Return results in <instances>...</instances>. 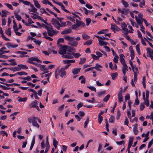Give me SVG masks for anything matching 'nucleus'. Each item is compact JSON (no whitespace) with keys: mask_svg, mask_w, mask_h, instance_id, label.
<instances>
[{"mask_svg":"<svg viewBox=\"0 0 153 153\" xmlns=\"http://www.w3.org/2000/svg\"><path fill=\"white\" fill-rule=\"evenodd\" d=\"M86 58L84 57L83 58H80V61L79 62V64H83L86 61Z\"/></svg>","mask_w":153,"mask_h":153,"instance_id":"38","label":"nucleus"},{"mask_svg":"<svg viewBox=\"0 0 153 153\" xmlns=\"http://www.w3.org/2000/svg\"><path fill=\"white\" fill-rule=\"evenodd\" d=\"M13 28L14 31H18L19 28L17 27V25L16 24L15 20H13Z\"/></svg>","mask_w":153,"mask_h":153,"instance_id":"22","label":"nucleus"},{"mask_svg":"<svg viewBox=\"0 0 153 153\" xmlns=\"http://www.w3.org/2000/svg\"><path fill=\"white\" fill-rule=\"evenodd\" d=\"M123 67L122 68V70H126V71H128V68L127 65H126V62L124 63L123 65Z\"/></svg>","mask_w":153,"mask_h":153,"instance_id":"37","label":"nucleus"},{"mask_svg":"<svg viewBox=\"0 0 153 153\" xmlns=\"http://www.w3.org/2000/svg\"><path fill=\"white\" fill-rule=\"evenodd\" d=\"M18 68L19 69V71L22 69H28V67L26 65L19 64L18 65Z\"/></svg>","mask_w":153,"mask_h":153,"instance_id":"14","label":"nucleus"},{"mask_svg":"<svg viewBox=\"0 0 153 153\" xmlns=\"http://www.w3.org/2000/svg\"><path fill=\"white\" fill-rule=\"evenodd\" d=\"M120 111L119 110H118L117 111L116 116V119H117V120H118L119 119L120 116Z\"/></svg>","mask_w":153,"mask_h":153,"instance_id":"44","label":"nucleus"},{"mask_svg":"<svg viewBox=\"0 0 153 153\" xmlns=\"http://www.w3.org/2000/svg\"><path fill=\"white\" fill-rule=\"evenodd\" d=\"M48 35L50 36H53L54 34H56V31L53 29L52 26H51L47 30Z\"/></svg>","mask_w":153,"mask_h":153,"instance_id":"7","label":"nucleus"},{"mask_svg":"<svg viewBox=\"0 0 153 153\" xmlns=\"http://www.w3.org/2000/svg\"><path fill=\"white\" fill-rule=\"evenodd\" d=\"M38 102L36 100H35L32 102L29 105V107L30 108H35L37 105H38Z\"/></svg>","mask_w":153,"mask_h":153,"instance_id":"10","label":"nucleus"},{"mask_svg":"<svg viewBox=\"0 0 153 153\" xmlns=\"http://www.w3.org/2000/svg\"><path fill=\"white\" fill-rule=\"evenodd\" d=\"M8 61L9 62H11V63L9 64V65H10L14 66L17 65L16 62L15 61V59H9Z\"/></svg>","mask_w":153,"mask_h":153,"instance_id":"17","label":"nucleus"},{"mask_svg":"<svg viewBox=\"0 0 153 153\" xmlns=\"http://www.w3.org/2000/svg\"><path fill=\"white\" fill-rule=\"evenodd\" d=\"M111 29L115 33V31H119L120 30V28L118 27L115 24H111Z\"/></svg>","mask_w":153,"mask_h":153,"instance_id":"8","label":"nucleus"},{"mask_svg":"<svg viewBox=\"0 0 153 153\" xmlns=\"http://www.w3.org/2000/svg\"><path fill=\"white\" fill-rule=\"evenodd\" d=\"M14 15L16 19L18 21H20L22 19V18L20 16L18 15V13L17 12H15L14 13Z\"/></svg>","mask_w":153,"mask_h":153,"instance_id":"26","label":"nucleus"},{"mask_svg":"<svg viewBox=\"0 0 153 153\" xmlns=\"http://www.w3.org/2000/svg\"><path fill=\"white\" fill-rule=\"evenodd\" d=\"M59 5L61 7V8L64 11H65L67 13H70V12L69 11H68V10H66L65 9V6L63 5V4H62V3H59Z\"/></svg>","mask_w":153,"mask_h":153,"instance_id":"19","label":"nucleus"},{"mask_svg":"<svg viewBox=\"0 0 153 153\" xmlns=\"http://www.w3.org/2000/svg\"><path fill=\"white\" fill-rule=\"evenodd\" d=\"M143 81H142V84L143 87L144 88H146V85L145 84L146 82V77L145 76H143Z\"/></svg>","mask_w":153,"mask_h":153,"instance_id":"39","label":"nucleus"},{"mask_svg":"<svg viewBox=\"0 0 153 153\" xmlns=\"http://www.w3.org/2000/svg\"><path fill=\"white\" fill-rule=\"evenodd\" d=\"M115 118L114 116H111L110 118L109 119V122L110 123H113L115 120Z\"/></svg>","mask_w":153,"mask_h":153,"instance_id":"34","label":"nucleus"},{"mask_svg":"<svg viewBox=\"0 0 153 153\" xmlns=\"http://www.w3.org/2000/svg\"><path fill=\"white\" fill-rule=\"evenodd\" d=\"M86 25L87 26H88L90 23L91 22V19L90 18H87L86 19Z\"/></svg>","mask_w":153,"mask_h":153,"instance_id":"46","label":"nucleus"},{"mask_svg":"<svg viewBox=\"0 0 153 153\" xmlns=\"http://www.w3.org/2000/svg\"><path fill=\"white\" fill-rule=\"evenodd\" d=\"M33 1L35 6L38 8H40L41 6L40 4L36 0H33Z\"/></svg>","mask_w":153,"mask_h":153,"instance_id":"27","label":"nucleus"},{"mask_svg":"<svg viewBox=\"0 0 153 153\" xmlns=\"http://www.w3.org/2000/svg\"><path fill=\"white\" fill-rule=\"evenodd\" d=\"M76 25H77L79 27L80 26V24H81V21L78 20L77 19H76Z\"/></svg>","mask_w":153,"mask_h":153,"instance_id":"62","label":"nucleus"},{"mask_svg":"<svg viewBox=\"0 0 153 153\" xmlns=\"http://www.w3.org/2000/svg\"><path fill=\"white\" fill-rule=\"evenodd\" d=\"M66 74V72L64 70L63 68H61L60 70H56L55 73V77L56 78H58V76H59L61 77H63Z\"/></svg>","mask_w":153,"mask_h":153,"instance_id":"4","label":"nucleus"},{"mask_svg":"<svg viewBox=\"0 0 153 153\" xmlns=\"http://www.w3.org/2000/svg\"><path fill=\"white\" fill-rule=\"evenodd\" d=\"M81 69L80 68H74L72 71V73L74 75L78 74L80 71Z\"/></svg>","mask_w":153,"mask_h":153,"instance_id":"16","label":"nucleus"},{"mask_svg":"<svg viewBox=\"0 0 153 153\" xmlns=\"http://www.w3.org/2000/svg\"><path fill=\"white\" fill-rule=\"evenodd\" d=\"M136 49L137 52L139 55L140 54V50L139 48V44H137L136 46Z\"/></svg>","mask_w":153,"mask_h":153,"instance_id":"41","label":"nucleus"},{"mask_svg":"<svg viewBox=\"0 0 153 153\" xmlns=\"http://www.w3.org/2000/svg\"><path fill=\"white\" fill-rule=\"evenodd\" d=\"M110 97V95L109 94L107 95L103 99V101L104 102H106L109 100Z\"/></svg>","mask_w":153,"mask_h":153,"instance_id":"40","label":"nucleus"},{"mask_svg":"<svg viewBox=\"0 0 153 153\" xmlns=\"http://www.w3.org/2000/svg\"><path fill=\"white\" fill-rule=\"evenodd\" d=\"M64 63L67 64H68L67 65L65 66L64 68H63L64 69V70H65L67 69L71 65V63H75V61L74 59L72 60H65L63 61Z\"/></svg>","mask_w":153,"mask_h":153,"instance_id":"6","label":"nucleus"},{"mask_svg":"<svg viewBox=\"0 0 153 153\" xmlns=\"http://www.w3.org/2000/svg\"><path fill=\"white\" fill-rule=\"evenodd\" d=\"M145 5V1L144 0H143L140 3V7H142L143 6H144Z\"/></svg>","mask_w":153,"mask_h":153,"instance_id":"56","label":"nucleus"},{"mask_svg":"<svg viewBox=\"0 0 153 153\" xmlns=\"http://www.w3.org/2000/svg\"><path fill=\"white\" fill-rule=\"evenodd\" d=\"M64 37L65 40L71 42L74 41L75 39V38L73 37H71L69 36H64Z\"/></svg>","mask_w":153,"mask_h":153,"instance_id":"12","label":"nucleus"},{"mask_svg":"<svg viewBox=\"0 0 153 153\" xmlns=\"http://www.w3.org/2000/svg\"><path fill=\"white\" fill-rule=\"evenodd\" d=\"M82 36L83 38L85 40H87L89 39L90 37L89 36L87 35L86 34L84 33L82 34Z\"/></svg>","mask_w":153,"mask_h":153,"instance_id":"35","label":"nucleus"},{"mask_svg":"<svg viewBox=\"0 0 153 153\" xmlns=\"http://www.w3.org/2000/svg\"><path fill=\"white\" fill-rule=\"evenodd\" d=\"M73 41V42H69L68 44L71 46L76 47L78 45V42L76 41Z\"/></svg>","mask_w":153,"mask_h":153,"instance_id":"18","label":"nucleus"},{"mask_svg":"<svg viewBox=\"0 0 153 153\" xmlns=\"http://www.w3.org/2000/svg\"><path fill=\"white\" fill-rule=\"evenodd\" d=\"M93 40L91 39L86 41V42L83 43L84 45H89L91 44Z\"/></svg>","mask_w":153,"mask_h":153,"instance_id":"30","label":"nucleus"},{"mask_svg":"<svg viewBox=\"0 0 153 153\" xmlns=\"http://www.w3.org/2000/svg\"><path fill=\"white\" fill-rule=\"evenodd\" d=\"M5 33L8 36H10L11 34V28H8L6 30Z\"/></svg>","mask_w":153,"mask_h":153,"instance_id":"33","label":"nucleus"},{"mask_svg":"<svg viewBox=\"0 0 153 153\" xmlns=\"http://www.w3.org/2000/svg\"><path fill=\"white\" fill-rule=\"evenodd\" d=\"M83 103L82 102H79L77 105L76 107L78 110H79L80 108L82 106H83Z\"/></svg>","mask_w":153,"mask_h":153,"instance_id":"45","label":"nucleus"},{"mask_svg":"<svg viewBox=\"0 0 153 153\" xmlns=\"http://www.w3.org/2000/svg\"><path fill=\"white\" fill-rule=\"evenodd\" d=\"M8 69L10 70V71H19V69L18 68V67H13L11 68H8Z\"/></svg>","mask_w":153,"mask_h":153,"instance_id":"29","label":"nucleus"},{"mask_svg":"<svg viewBox=\"0 0 153 153\" xmlns=\"http://www.w3.org/2000/svg\"><path fill=\"white\" fill-rule=\"evenodd\" d=\"M6 45H7V47L9 48H15L18 47V46L17 45H13L12 44V43L10 42L7 43L6 44Z\"/></svg>","mask_w":153,"mask_h":153,"instance_id":"15","label":"nucleus"},{"mask_svg":"<svg viewBox=\"0 0 153 153\" xmlns=\"http://www.w3.org/2000/svg\"><path fill=\"white\" fill-rule=\"evenodd\" d=\"M79 26H78L77 25L75 24L71 26V28L73 29H76L78 28Z\"/></svg>","mask_w":153,"mask_h":153,"instance_id":"64","label":"nucleus"},{"mask_svg":"<svg viewBox=\"0 0 153 153\" xmlns=\"http://www.w3.org/2000/svg\"><path fill=\"white\" fill-rule=\"evenodd\" d=\"M58 144V143L55 138L53 139V145L54 148L56 149L57 147V145Z\"/></svg>","mask_w":153,"mask_h":153,"instance_id":"32","label":"nucleus"},{"mask_svg":"<svg viewBox=\"0 0 153 153\" xmlns=\"http://www.w3.org/2000/svg\"><path fill=\"white\" fill-rule=\"evenodd\" d=\"M103 119V118L102 116H98V123L99 124H101L102 121Z\"/></svg>","mask_w":153,"mask_h":153,"instance_id":"48","label":"nucleus"},{"mask_svg":"<svg viewBox=\"0 0 153 153\" xmlns=\"http://www.w3.org/2000/svg\"><path fill=\"white\" fill-rule=\"evenodd\" d=\"M127 25L125 23H123L122 24L121 27L122 30L126 28Z\"/></svg>","mask_w":153,"mask_h":153,"instance_id":"58","label":"nucleus"},{"mask_svg":"<svg viewBox=\"0 0 153 153\" xmlns=\"http://www.w3.org/2000/svg\"><path fill=\"white\" fill-rule=\"evenodd\" d=\"M71 29L70 28L65 29L61 32V34L62 35L69 34L71 33Z\"/></svg>","mask_w":153,"mask_h":153,"instance_id":"11","label":"nucleus"},{"mask_svg":"<svg viewBox=\"0 0 153 153\" xmlns=\"http://www.w3.org/2000/svg\"><path fill=\"white\" fill-rule=\"evenodd\" d=\"M64 42V39L62 38H60L57 40V44H59V43H63Z\"/></svg>","mask_w":153,"mask_h":153,"instance_id":"49","label":"nucleus"},{"mask_svg":"<svg viewBox=\"0 0 153 153\" xmlns=\"http://www.w3.org/2000/svg\"><path fill=\"white\" fill-rule=\"evenodd\" d=\"M134 81L135 82H137V75L136 73L134 72Z\"/></svg>","mask_w":153,"mask_h":153,"instance_id":"55","label":"nucleus"},{"mask_svg":"<svg viewBox=\"0 0 153 153\" xmlns=\"http://www.w3.org/2000/svg\"><path fill=\"white\" fill-rule=\"evenodd\" d=\"M91 55L92 57L94 60H97L99 59L98 56H96L93 54H92Z\"/></svg>","mask_w":153,"mask_h":153,"instance_id":"61","label":"nucleus"},{"mask_svg":"<svg viewBox=\"0 0 153 153\" xmlns=\"http://www.w3.org/2000/svg\"><path fill=\"white\" fill-rule=\"evenodd\" d=\"M153 144V139H152L148 143V148H150L152 145Z\"/></svg>","mask_w":153,"mask_h":153,"instance_id":"60","label":"nucleus"},{"mask_svg":"<svg viewBox=\"0 0 153 153\" xmlns=\"http://www.w3.org/2000/svg\"><path fill=\"white\" fill-rule=\"evenodd\" d=\"M68 46L67 45H64L59 48V54L62 55V57L63 58V56L65 55L67 53H66V50L68 48Z\"/></svg>","mask_w":153,"mask_h":153,"instance_id":"5","label":"nucleus"},{"mask_svg":"<svg viewBox=\"0 0 153 153\" xmlns=\"http://www.w3.org/2000/svg\"><path fill=\"white\" fill-rule=\"evenodd\" d=\"M51 22L54 27L58 30L60 29V27H65L66 25V23L65 22L60 21L61 23L60 24L58 21L54 18H53L52 19Z\"/></svg>","mask_w":153,"mask_h":153,"instance_id":"1","label":"nucleus"},{"mask_svg":"<svg viewBox=\"0 0 153 153\" xmlns=\"http://www.w3.org/2000/svg\"><path fill=\"white\" fill-rule=\"evenodd\" d=\"M123 93L121 91H120L117 94L118 98L119 97H123Z\"/></svg>","mask_w":153,"mask_h":153,"instance_id":"59","label":"nucleus"},{"mask_svg":"<svg viewBox=\"0 0 153 153\" xmlns=\"http://www.w3.org/2000/svg\"><path fill=\"white\" fill-rule=\"evenodd\" d=\"M121 2L124 7L126 8L128 7L129 5L124 0H121Z\"/></svg>","mask_w":153,"mask_h":153,"instance_id":"28","label":"nucleus"},{"mask_svg":"<svg viewBox=\"0 0 153 153\" xmlns=\"http://www.w3.org/2000/svg\"><path fill=\"white\" fill-rule=\"evenodd\" d=\"M33 61H36L37 62L39 63L42 62V61L39 60L37 57H31L29 58L28 59V60H27V62L29 63L32 64H33L34 65L36 66L37 67H39V66L40 65V64L35 63L33 62Z\"/></svg>","mask_w":153,"mask_h":153,"instance_id":"3","label":"nucleus"},{"mask_svg":"<svg viewBox=\"0 0 153 153\" xmlns=\"http://www.w3.org/2000/svg\"><path fill=\"white\" fill-rule=\"evenodd\" d=\"M17 74L19 75L20 76H22L23 75H27V74L24 71H21L17 72Z\"/></svg>","mask_w":153,"mask_h":153,"instance_id":"42","label":"nucleus"},{"mask_svg":"<svg viewBox=\"0 0 153 153\" xmlns=\"http://www.w3.org/2000/svg\"><path fill=\"white\" fill-rule=\"evenodd\" d=\"M36 117L33 116L32 118L31 117L28 118V121L30 123H33L34 122H37L36 120H37L36 119Z\"/></svg>","mask_w":153,"mask_h":153,"instance_id":"13","label":"nucleus"},{"mask_svg":"<svg viewBox=\"0 0 153 153\" xmlns=\"http://www.w3.org/2000/svg\"><path fill=\"white\" fill-rule=\"evenodd\" d=\"M20 78L22 79L27 80L28 81H29L31 80V77L30 76H27V77H24V78L21 77V78Z\"/></svg>","mask_w":153,"mask_h":153,"instance_id":"47","label":"nucleus"},{"mask_svg":"<svg viewBox=\"0 0 153 153\" xmlns=\"http://www.w3.org/2000/svg\"><path fill=\"white\" fill-rule=\"evenodd\" d=\"M145 108L144 104L143 103H141L140 106V110L141 111H142Z\"/></svg>","mask_w":153,"mask_h":153,"instance_id":"50","label":"nucleus"},{"mask_svg":"<svg viewBox=\"0 0 153 153\" xmlns=\"http://www.w3.org/2000/svg\"><path fill=\"white\" fill-rule=\"evenodd\" d=\"M32 124L33 126H35L38 128L39 127V126L37 123V122H34L33 123H32Z\"/></svg>","mask_w":153,"mask_h":153,"instance_id":"63","label":"nucleus"},{"mask_svg":"<svg viewBox=\"0 0 153 153\" xmlns=\"http://www.w3.org/2000/svg\"><path fill=\"white\" fill-rule=\"evenodd\" d=\"M98 41H99V44L100 46H103L104 45H106L108 44V43L107 42H105L102 40H100L98 39Z\"/></svg>","mask_w":153,"mask_h":153,"instance_id":"21","label":"nucleus"},{"mask_svg":"<svg viewBox=\"0 0 153 153\" xmlns=\"http://www.w3.org/2000/svg\"><path fill=\"white\" fill-rule=\"evenodd\" d=\"M74 56L76 58H78L81 56V54L79 53H72V52H70V53H67V54L63 56L64 58L66 59H73L74 58Z\"/></svg>","mask_w":153,"mask_h":153,"instance_id":"2","label":"nucleus"},{"mask_svg":"<svg viewBox=\"0 0 153 153\" xmlns=\"http://www.w3.org/2000/svg\"><path fill=\"white\" fill-rule=\"evenodd\" d=\"M17 53H19L22 55L20 56V57H24V56L23 55L25 54H27V52L25 51H18L16 52Z\"/></svg>","mask_w":153,"mask_h":153,"instance_id":"25","label":"nucleus"},{"mask_svg":"<svg viewBox=\"0 0 153 153\" xmlns=\"http://www.w3.org/2000/svg\"><path fill=\"white\" fill-rule=\"evenodd\" d=\"M89 121V118L88 117L87 118L86 120V121H85V122L84 126L85 128H86L87 127V125Z\"/></svg>","mask_w":153,"mask_h":153,"instance_id":"43","label":"nucleus"},{"mask_svg":"<svg viewBox=\"0 0 153 153\" xmlns=\"http://www.w3.org/2000/svg\"><path fill=\"white\" fill-rule=\"evenodd\" d=\"M144 104H145L147 106L149 105V102L148 99H146V100H144Z\"/></svg>","mask_w":153,"mask_h":153,"instance_id":"54","label":"nucleus"},{"mask_svg":"<svg viewBox=\"0 0 153 153\" xmlns=\"http://www.w3.org/2000/svg\"><path fill=\"white\" fill-rule=\"evenodd\" d=\"M94 36L95 37L98 38L99 39H100V40H103L105 39H106L107 40H108L109 39L107 38H105L103 36L102 37H100L99 36L96 35H94Z\"/></svg>","mask_w":153,"mask_h":153,"instance_id":"24","label":"nucleus"},{"mask_svg":"<svg viewBox=\"0 0 153 153\" xmlns=\"http://www.w3.org/2000/svg\"><path fill=\"white\" fill-rule=\"evenodd\" d=\"M135 18L137 22L138 25L140 26L141 28H143V26L142 25L143 20L138 19V18L137 16H135Z\"/></svg>","mask_w":153,"mask_h":153,"instance_id":"9","label":"nucleus"},{"mask_svg":"<svg viewBox=\"0 0 153 153\" xmlns=\"http://www.w3.org/2000/svg\"><path fill=\"white\" fill-rule=\"evenodd\" d=\"M79 115L82 117L84 116L85 115V113L83 111H79L78 113Z\"/></svg>","mask_w":153,"mask_h":153,"instance_id":"53","label":"nucleus"},{"mask_svg":"<svg viewBox=\"0 0 153 153\" xmlns=\"http://www.w3.org/2000/svg\"><path fill=\"white\" fill-rule=\"evenodd\" d=\"M147 53H149V55H153V50L150 48H148L146 49Z\"/></svg>","mask_w":153,"mask_h":153,"instance_id":"23","label":"nucleus"},{"mask_svg":"<svg viewBox=\"0 0 153 153\" xmlns=\"http://www.w3.org/2000/svg\"><path fill=\"white\" fill-rule=\"evenodd\" d=\"M87 88L90 89L91 91H93L95 92L96 91V88L94 87L91 86H88Z\"/></svg>","mask_w":153,"mask_h":153,"instance_id":"52","label":"nucleus"},{"mask_svg":"<svg viewBox=\"0 0 153 153\" xmlns=\"http://www.w3.org/2000/svg\"><path fill=\"white\" fill-rule=\"evenodd\" d=\"M137 124H136L134 125L133 128V131L134 132V134L135 135H137L138 133V131L137 129Z\"/></svg>","mask_w":153,"mask_h":153,"instance_id":"20","label":"nucleus"},{"mask_svg":"<svg viewBox=\"0 0 153 153\" xmlns=\"http://www.w3.org/2000/svg\"><path fill=\"white\" fill-rule=\"evenodd\" d=\"M117 75L118 74L117 72L115 73H112L111 74V78L113 80H114L115 78L117 77Z\"/></svg>","mask_w":153,"mask_h":153,"instance_id":"31","label":"nucleus"},{"mask_svg":"<svg viewBox=\"0 0 153 153\" xmlns=\"http://www.w3.org/2000/svg\"><path fill=\"white\" fill-rule=\"evenodd\" d=\"M18 98L19 99L18 101L20 102H25L27 100V97H25L24 98H21L19 97H18Z\"/></svg>","mask_w":153,"mask_h":153,"instance_id":"36","label":"nucleus"},{"mask_svg":"<svg viewBox=\"0 0 153 153\" xmlns=\"http://www.w3.org/2000/svg\"><path fill=\"white\" fill-rule=\"evenodd\" d=\"M5 5L9 9L13 10V8L11 5L8 3L5 4Z\"/></svg>","mask_w":153,"mask_h":153,"instance_id":"51","label":"nucleus"},{"mask_svg":"<svg viewBox=\"0 0 153 153\" xmlns=\"http://www.w3.org/2000/svg\"><path fill=\"white\" fill-rule=\"evenodd\" d=\"M29 10L30 12H32L35 13L37 12V9L34 7L32 9V10L29 9Z\"/></svg>","mask_w":153,"mask_h":153,"instance_id":"57","label":"nucleus"}]
</instances>
